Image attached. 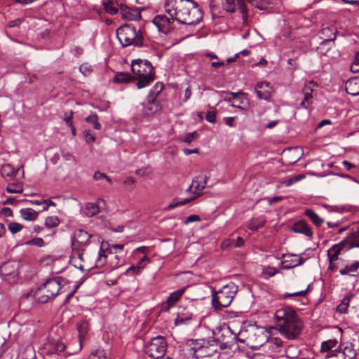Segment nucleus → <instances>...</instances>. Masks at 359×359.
Wrapping results in <instances>:
<instances>
[{
	"mask_svg": "<svg viewBox=\"0 0 359 359\" xmlns=\"http://www.w3.org/2000/svg\"><path fill=\"white\" fill-rule=\"evenodd\" d=\"M99 212L98 205L96 203H88L85 208V215L89 217H93Z\"/></svg>",
	"mask_w": 359,
	"mask_h": 359,
	"instance_id": "39",
	"label": "nucleus"
},
{
	"mask_svg": "<svg viewBox=\"0 0 359 359\" xmlns=\"http://www.w3.org/2000/svg\"><path fill=\"white\" fill-rule=\"evenodd\" d=\"M23 228V226L17 222H11L8 224V229L13 233H16L20 231Z\"/></svg>",
	"mask_w": 359,
	"mask_h": 359,
	"instance_id": "50",
	"label": "nucleus"
},
{
	"mask_svg": "<svg viewBox=\"0 0 359 359\" xmlns=\"http://www.w3.org/2000/svg\"><path fill=\"white\" fill-rule=\"evenodd\" d=\"M42 203L45 205L42 208V211L48 210L49 206H55V203L50 199L42 200Z\"/></svg>",
	"mask_w": 359,
	"mask_h": 359,
	"instance_id": "60",
	"label": "nucleus"
},
{
	"mask_svg": "<svg viewBox=\"0 0 359 359\" xmlns=\"http://www.w3.org/2000/svg\"><path fill=\"white\" fill-rule=\"evenodd\" d=\"M292 230L298 233L304 234L309 238L313 236V231L311 227L304 222H300L295 224L292 227Z\"/></svg>",
	"mask_w": 359,
	"mask_h": 359,
	"instance_id": "26",
	"label": "nucleus"
},
{
	"mask_svg": "<svg viewBox=\"0 0 359 359\" xmlns=\"http://www.w3.org/2000/svg\"><path fill=\"white\" fill-rule=\"evenodd\" d=\"M234 121H235V117H224L223 118L224 123L229 127L233 126Z\"/></svg>",
	"mask_w": 359,
	"mask_h": 359,
	"instance_id": "63",
	"label": "nucleus"
},
{
	"mask_svg": "<svg viewBox=\"0 0 359 359\" xmlns=\"http://www.w3.org/2000/svg\"><path fill=\"white\" fill-rule=\"evenodd\" d=\"M265 222L262 217L252 218L248 222L247 226L252 231H257L264 226Z\"/></svg>",
	"mask_w": 359,
	"mask_h": 359,
	"instance_id": "37",
	"label": "nucleus"
},
{
	"mask_svg": "<svg viewBox=\"0 0 359 359\" xmlns=\"http://www.w3.org/2000/svg\"><path fill=\"white\" fill-rule=\"evenodd\" d=\"M198 137V134L194 131L187 134L182 137H180V140L185 143L190 144L192 141L196 140Z\"/></svg>",
	"mask_w": 359,
	"mask_h": 359,
	"instance_id": "47",
	"label": "nucleus"
},
{
	"mask_svg": "<svg viewBox=\"0 0 359 359\" xmlns=\"http://www.w3.org/2000/svg\"><path fill=\"white\" fill-rule=\"evenodd\" d=\"M350 298L348 297H344L341 304L337 306V311L341 313H345L349 306Z\"/></svg>",
	"mask_w": 359,
	"mask_h": 359,
	"instance_id": "46",
	"label": "nucleus"
},
{
	"mask_svg": "<svg viewBox=\"0 0 359 359\" xmlns=\"http://www.w3.org/2000/svg\"><path fill=\"white\" fill-rule=\"evenodd\" d=\"M269 337V332L262 329H257L253 334L250 337V340L253 344V348H259L264 346Z\"/></svg>",
	"mask_w": 359,
	"mask_h": 359,
	"instance_id": "17",
	"label": "nucleus"
},
{
	"mask_svg": "<svg viewBox=\"0 0 359 359\" xmlns=\"http://www.w3.org/2000/svg\"><path fill=\"white\" fill-rule=\"evenodd\" d=\"M205 119L210 123H215L216 122V111L213 109L208 111Z\"/></svg>",
	"mask_w": 359,
	"mask_h": 359,
	"instance_id": "54",
	"label": "nucleus"
},
{
	"mask_svg": "<svg viewBox=\"0 0 359 359\" xmlns=\"http://www.w3.org/2000/svg\"><path fill=\"white\" fill-rule=\"evenodd\" d=\"M189 346L193 351V356L196 359L212 357L217 351V344H211L204 339H191L189 341Z\"/></svg>",
	"mask_w": 359,
	"mask_h": 359,
	"instance_id": "8",
	"label": "nucleus"
},
{
	"mask_svg": "<svg viewBox=\"0 0 359 359\" xmlns=\"http://www.w3.org/2000/svg\"><path fill=\"white\" fill-rule=\"evenodd\" d=\"M191 198H186L183 201H179L177 203H172L168 206L167 210H171L176 207H178L180 205H184L188 203L189 201H191Z\"/></svg>",
	"mask_w": 359,
	"mask_h": 359,
	"instance_id": "56",
	"label": "nucleus"
},
{
	"mask_svg": "<svg viewBox=\"0 0 359 359\" xmlns=\"http://www.w3.org/2000/svg\"><path fill=\"white\" fill-rule=\"evenodd\" d=\"M164 8L172 20L189 27L198 24L203 15L201 8L194 0H165Z\"/></svg>",
	"mask_w": 359,
	"mask_h": 359,
	"instance_id": "1",
	"label": "nucleus"
},
{
	"mask_svg": "<svg viewBox=\"0 0 359 359\" xmlns=\"http://www.w3.org/2000/svg\"><path fill=\"white\" fill-rule=\"evenodd\" d=\"M217 340L222 349L231 348L236 342L237 336L232 333L229 327L221 328L217 335Z\"/></svg>",
	"mask_w": 359,
	"mask_h": 359,
	"instance_id": "11",
	"label": "nucleus"
},
{
	"mask_svg": "<svg viewBox=\"0 0 359 359\" xmlns=\"http://www.w3.org/2000/svg\"><path fill=\"white\" fill-rule=\"evenodd\" d=\"M173 20L164 15H156L152 20L159 32L167 34L171 29V23Z\"/></svg>",
	"mask_w": 359,
	"mask_h": 359,
	"instance_id": "16",
	"label": "nucleus"
},
{
	"mask_svg": "<svg viewBox=\"0 0 359 359\" xmlns=\"http://www.w3.org/2000/svg\"><path fill=\"white\" fill-rule=\"evenodd\" d=\"M86 121L93 125L95 130L101 129V124L98 122V116L97 114H92L86 118Z\"/></svg>",
	"mask_w": 359,
	"mask_h": 359,
	"instance_id": "44",
	"label": "nucleus"
},
{
	"mask_svg": "<svg viewBox=\"0 0 359 359\" xmlns=\"http://www.w3.org/2000/svg\"><path fill=\"white\" fill-rule=\"evenodd\" d=\"M222 8L227 13H233L237 10L242 14L243 24L248 22V11L243 0H222Z\"/></svg>",
	"mask_w": 359,
	"mask_h": 359,
	"instance_id": "10",
	"label": "nucleus"
},
{
	"mask_svg": "<svg viewBox=\"0 0 359 359\" xmlns=\"http://www.w3.org/2000/svg\"><path fill=\"white\" fill-rule=\"evenodd\" d=\"M264 347L271 354L280 353L283 348V341L278 337H268Z\"/></svg>",
	"mask_w": 359,
	"mask_h": 359,
	"instance_id": "23",
	"label": "nucleus"
},
{
	"mask_svg": "<svg viewBox=\"0 0 359 359\" xmlns=\"http://www.w3.org/2000/svg\"><path fill=\"white\" fill-rule=\"evenodd\" d=\"M89 359H108L107 353L104 350H97L92 353Z\"/></svg>",
	"mask_w": 359,
	"mask_h": 359,
	"instance_id": "48",
	"label": "nucleus"
},
{
	"mask_svg": "<svg viewBox=\"0 0 359 359\" xmlns=\"http://www.w3.org/2000/svg\"><path fill=\"white\" fill-rule=\"evenodd\" d=\"M255 91L259 99L269 100L273 92V88L269 82H259L255 86Z\"/></svg>",
	"mask_w": 359,
	"mask_h": 359,
	"instance_id": "19",
	"label": "nucleus"
},
{
	"mask_svg": "<svg viewBox=\"0 0 359 359\" xmlns=\"http://www.w3.org/2000/svg\"><path fill=\"white\" fill-rule=\"evenodd\" d=\"M337 341L336 339H330L323 341L321 344V352H330L331 350H335L337 348Z\"/></svg>",
	"mask_w": 359,
	"mask_h": 359,
	"instance_id": "40",
	"label": "nucleus"
},
{
	"mask_svg": "<svg viewBox=\"0 0 359 359\" xmlns=\"http://www.w3.org/2000/svg\"><path fill=\"white\" fill-rule=\"evenodd\" d=\"M141 272V266L133 265L126 271L125 273L130 276H135L140 273Z\"/></svg>",
	"mask_w": 359,
	"mask_h": 359,
	"instance_id": "52",
	"label": "nucleus"
},
{
	"mask_svg": "<svg viewBox=\"0 0 359 359\" xmlns=\"http://www.w3.org/2000/svg\"><path fill=\"white\" fill-rule=\"evenodd\" d=\"M105 177H107V175L103 172H100L99 171H96L93 175V178L95 180H100L102 179H104Z\"/></svg>",
	"mask_w": 359,
	"mask_h": 359,
	"instance_id": "64",
	"label": "nucleus"
},
{
	"mask_svg": "<svg viewBox=\"0 0 359 359\" xmlns=\"http://www.w3.org/2000/svg\"><path fill=\"white\" fill-rule=\"evenodd\" d=\"M186 287H183L172 292L167 299V304L168 306H172L177 302H178L184 293Z\"/></svg>",
	"mask_w": 359,
	"mask_h": 359,
	"instance_id": "33",
	"label": "nucleus"
},
{
	"mask_svg": "<svg viewBox=\"0 0 359 359\" xmlns=\"http://www.w3.org/2000/svg\"><path fill=\"white\" fill-rule=\"evenodd\" d=\"M83 137L87 142H93L95 140V137L91 134L89 130H85L83 131Z\"/></svg>",
	"mask_w": 359,
	"mask_h": 359,
	"instance_id": "58",
	"label": "nucleus"
},
{
	"mask_svg": "<svg viewBox=\"0 0 359 359\" xmlns=\"http://www.w3.org/2000/svg\"><path fill=\"white\" fill-rule=\"evenodd\" d=\"M346 92L352 95H359V77H353L348 79L345 86Z\"/></svg>",
	"mask_w": 359,
	"mask_h": 359,
	"instance_id": "25",
	"label": "nucleus"
},
{
	"mask_svg": "<svg viewBox=\"0 0 359 359\" xmlns=\"http://www.w3.org/2000/svg\"><path fill=\"white\" fill-rule=\"evenodd\" d=\"M45 243L41 238H34L27 242V245H34L38 247H43Z\"/></svg>",
	"mask_w": 359,
	"mask_h": 359,
	"instance_id": "55",
	"label": "nucleus"
},
{
	"mask_svg": "<svg viewBox=\"0 0 359 359\" xmlns=\"http://www.w3.org/2000/svg\"><path fill=\"white\" fill-rule=\"evenodd\" d=\"M356 356V351L352 344L345 346L343 348L331 350L325 356V359H353Z\"/></svg>",
	"mask_w": 359,
	"mask_h": 359,
	"instance_id": "12",
	"label": "nucleus"
},
{
	"mask_svg": "<svg viewBox=\"0 0 359 359\" xmlns=\"http://www.w3.org/2000/svg\"><path fill=\"white\" fill-rule=\"evenodd\" d=\"M351 71L353 73L359 72V59L356 58L351 66Z\"/></svg>",
	"mask_w": 359,
	"mask_h": 359,
	"instance_id": "62",
	"label": "nucleus"
},
{
	"mask_svg": "<svg viewBox=\"0 0 359 359\" xmlns=\"http://www.w3.org/2000/svg\"><path fill=\"white\" fill-rule=\"evenodd\" d=\"M344 241H346V249L359 248V231H353L349 233Z\"/></svg>",
	"mask_w": 359,
	"mask_h": 359,
	"instance_id": "27",
	"label": "nucleus"
},
{
	"mask_svg": "<svg viewBox=\"0 0 359 359\" xmlns=\"http://www.w3.org/2000/svg\"><path fill=\"white\" fill-rule=\"evenodd\" d=\"M79 71L84 75L88 76L93 71L92 67L88 64H83L79 67Z\"/></svg>",
	"mask_w": 359,
	"mask_h": 359,
	"instance_id": "53",
	"label": "nucleus"
},
{
	"mask_svg": "<svg viewBox=\"0 0 359 359\" xmlns=\"http://www.w3.org/2000/svg\"><path fill=\"white\" fill-rule=\"evenodd\" d=\"M43 284L46 289L50 291L55 296L59 294L61 287L60 282L57 278L49 279Z\"/></svg>",
	"mask_w": 359,
	"mask_h": 359,
	"instance_id": "28",
	"label": "nucleus"
},
{
	"mask_svg": "<svg viewBox=\"0 0 359 359\" xmlns=\"http://www.w3.org/2000/svg\"><path fill=\"white\" fill-rule=\"evenodd\" d=\"M59 224L60 219L57 216H50L45 219V226L49 229L56 227Z\"/></svg>",
	"mask_w": 359,
	"mask_h": 359,
	"instance_id": "43",
	"label": "nucleus"
},
{
	"mask_svg": "<svg viewBox=\"0 0 359 359\" xmlns=\"http://www.w3.org/2000/svg\"><path fill=\"white\" fill-rule=\"evenodd\" d=\"M163 88V85L161 83H157L150 91V95L148 96L147 103L144 106L143 113L145 116H153L161 110V104L156 102V95Z\"/></svg>",
	"mask_w": 359,
	"mask_h": 359,
	"instance_id": "9",
	"label": "nucleus"
},
{
	"mask_svg": "<svg viewBox=\"0 0 359 359\" xmlns=\"http://www.w3.org/2000/svg\"><path fill=\"white\" fill-rule=\"evenodd\" d=\"M168 343L163 336H157L145 342L143 350L144 353L151 359L162 358L167 351Z\"/></svg>",
	"mask_w": 359,
	"mask_h": 359,
	"instance_id": "7",
	"label": "nucleus"
},
{
	"mask_svg": "<svg viewBox=\"0 0 359 359\" xmlns=\"http://www.w3.org/2000/svg\"><path fill=\"white\" fill-rule=\"evenodd\" d=\"M75 236L78 239V242L81 244H86L91 237L88 232L82 229H79L75 233Z\"/></svg>",
	"mask_w": 359,
	"mask_h": 359,
	"instance_id": "41",
	"label": "nucleus"
},
{
	"mask_svg": "<svg viewBox=\"0 0 359 359\" xmlns=\"http://www.w3.org/2000/svg\"><path fill=\"white\" fill-rule=\"evenodd\" d=\"M278 273L276 268L273 267H264L263 269V276L264 278H269Z\"/></svg>",
	"mask_w": 359,
	"mask_h": 359,
	"instance_id": "51",
	"label": "nucleus"
},
{
	"mask_svg": "<svg viewBox=\"0 0 359 359\" xmlns=\"http://www.w3.org/2000/svg\"><path fill=\"white\" fill-rule=\"evenodd\" d=\"M35 298L38 300L39 302L41 304H45L48 302L49 300L54 299L56 296H55L50 291L46 289V287L42 284L35 292L34 293Z\"/></svg>",
	"mask_w": 359,
	"mask_h": 359,
	"instance_id": "22",
	"label": "nucleus"
},
{
	"mask_svg": "<svg viewBox=\"0 0 359 359\" xmlns=\"http://www.w3.org/2000/svg\"><path fill=\"white\" fill-rule=\"evenodd\" d=\"M238 292V287L233 283L223 286L212 293V305L215 310H221L230 306Z\"/></svg>",
	"mask_w": 359,
	"mask_h": 359,
	"instance_id": "4",
	"label": "nucleus"
},
{
	"mask_svg": "<svg viewBox=\"0 0 359 359\" xmlns=\"http://www.w3.org/2000/svg\"><path fill=\"white\" fill-rule=\"evenodd\" d=\"M20 170H22V174L24 175V169L22 165L20 166L18 170H15L11 164L6 163L1 166V172L3 177H8L12 178L15 177L18 171Z\"/></svg>",
	"mask_w": 359,
	"mask_h": 359,
	"instance_id": "30",
	"label": "nucleus"
},
{
	"mask_svg": "<svg viewBox=\"0 0 359 359\" xmlns=\"http://www.w3.org/2000/svg\"><path fill=\"white\" fill-rule=\"evenodd\" d=\"M134 80L133 76L126 72H118L114 78V81L116 83H128Z\"/></svg>",
	"mask_w": 359,
	"mask_h": 359,
	"instance_id": "34",
	"label": "nucleus"
},
{
	"mask_svg": "<svg viewBox=\"0 0 359 359\" xmlns=\"http://www.w3.org/2000/svg\"><path fill=\"white\" fill-rule=\"evenodd\" d=\"M346 241L342 240L339 243L333 245L327 250V257L330 263L329 268H331V264L339 259V255L342 251L346 252L348 250V249H346Z\"/></svg>",
	"mask_w": 359,
	"mask_h": 359,
	"instance_id": "14",
	"label": "nucleus"
},
{
	"mask_svg": "<svg viewBox=\"0 0 359 359\" xmlns=\"http://www.w3.org/2000/svg\"><path fill=\"white\" fill-rule=\"evenodd\" d=\"M274 316L280 334L290 340L296 339L302 329V323L296 311L291 307L285 306L276 310Z\"/></svg>",
	"mask_w": 359,
	"mask_h": 359,
	"instance_id": "2",
	"label": "nucleus"
},
{
	"mask_svg": "<svg viewBox=\"0 0 359 359\" xmlns=\"http://www.w3.org/2000/svg\"><path fill=\"white\" fill-rule=\"evenodd\" d=\"M304 177V175H299L294 176L293 177H291L290 179H289L288 180L286 181V185L290 186L292 184L302 180Z\"/></svg>",
	"mask_w": 359,
	"mask_h": 359,
	"instance_id": "59",
	"label": "nucleus"
},
{
	"mask_svg": "<svg viewBox=\"0 0 359 359\" xmlns=\"http://www.w3.org/2000/svg\"><path fill=\"white\" fill-rule=\"evenodd\" d=\"M77 330L79 332V338L80 341V348H81V343L83 340L85 335L89 330V325L86 321H81L77 324Z\"/></svg>",
	"mask_w": 359,
	"mask_h": 359,
	"instance_id": "36",
	"label": "nucleus"
},
{
	"mask_svg": "<svg viewBox=\"0 0 359 359\" xmlns=\"http://www.w3.org/2000/svg\"><path fill=\"white\" fill-rule=\"evenodd\" d=\"M6 191L10 194L22 193L23 191L22 185L19 182L9 184L6 187Z\"/></svg>",
	"mask_w": 359,
	"mask_h": 359,
	"instance_id": "42",
	"label": "nucleus"
},
{
	"mask_svg": "<svg viewBox=\"0 0 359 359\" xmlns=\"http://www.w3.org/2000/svg\"><path fill=\"white\" fill-rule=\"evenodd\" d=\"M120 15L123 20H137L141 18L140 11L137 8H132L126 5H120Z\"/></svg>",
	"mask_w": 359,
	"mask_h": 359,
	"instance_id": "18",
	"label": "nucleus"
},
{
	"mask_svg": "<svg viewBox=\"0 0 359 359\" xmlns=\"http://www.w3.org/2000/svg\"><path fill=\"white\" fill-rule=\"evenodd\" d=\"M24 22V18H17L13 20H11L8 23V27L10 28L18 27Z\"/></svg>",
	"mask_w": 359,
	"mask_h": 359,
	"instance_id": "57",
	"label": "nucleus"
},
{
	"mask_svg": "<svg viewBox=\"0 0 359 359\" xmlns=\"http://www.w3.org/2000/svg\"><path fill=\"white\" fill-rule=\"evenodd\" d=\"M105 11L111 15H116L120 13V6L116 1L106 0L103 2Z\"/></svg>",
	"mask_w": 359,
	"mask_h": 359,
	"instance_id": "31",
	"label": "nucleus"
},
{
	"mask_svg": "<svg viewBox=\"0 0 359 359\" xmlns=\"http://www.w3.org/2000/svg\"><path fill=\"white\" fill-rule=\"evenodd\" d=\"M359 269V262L354 261L350 264L345 265L343 268L339 269V272L342 276H354Z\"/></svg>",
	"mask_w": 359,
	"mask_h": 359,
	"instance_id": "29",
	"label": "nucleus"
},
{
	"mask_svg": "<svg viewBox=\"0 0 359 359\" xmlns=\"http://www.w3.org/2000/svg\"><path fill=\"white\" fill-rule=\"evenodd\" d=\"M304 214L306 217H308L312 222L318 226H320L323 222L324 220L320 218L317 213H316L311 209H307L305 210Z\"/></svg>",
	"mask_w": 359,
	"mask_h": 359,
	"instance_id": "38",
	"label": "nucleus"
},
{
	"mask_svg": "<svg viewBox=\"0 0 359 359\" xmlns=\"http://www.w3.org/2000/svg\"><path fill=\"white\" fill-rule=\"evenodd\" d=\"M248 1L260 10L264 9L271 3V0H248Z\"/></svg>",
	"mask_w": 359,
	"mask_h": 359,
	"instance_id": "45",
	"label": "nucleus"
},
{
	"mask_svg": "<svg viewBox=\"0 0 359 359\" xmlns=\"http://www.w3.org/2000/svg\"><path fill=\"white\" fill-rule=\"evenodd\" d=\"M116 35L123 47L130 45L140 47L143 46L142 34L140 31L137 32L135 27L132 25L126 24L121 26L116 31Z\"/></svg>",
	"mask_w": 359,
	"mask_h": 359,
	"instance_id": "5",
	"label": "nucleus"
},
{
	"mask_svg": "<svg viewBox=\"0 0 359 359\" xmlns=\"http://www.w3.org/2000/svg\"><path fill=\"white\" fill-rule=\"evenodd\" d=\"M66 346L60 340V337L56 338L50 335L47 341L40 349L45 359H63L67 355Z\"/></svg>",
	"mask_w": 359,
	"mask_h": 359,
	"instance_id": "6",
	"label": "nucleus"
},
{
	"mask_svg": "<svg viewBox=\"0 0 359 359\" xmlns=\"http://www.w3.org/2000/svg\"><path fill=\"white\" fill-rule=\"evenodd\" d=\"M318 85L315 81H310L305 84L302 89V93L304 96L301 102V106L304 109H308L313 102V92Z\"/></svg>",
	"mask_w": 359,
	"mask_h": 359,
	"instance_id": "15",
	"label": "nucleus"
},
{
	"mask_svg": "<svg viewBox=\"0 0 359 359\" xmlns=\"http://www.w3.org/2000/svg\"><path fill=\"white\" fill-rule=\"evenodd\" d=\"M322 36L324 37L323 41L320 43V46L318 47L317 50L320 54H325L323 51V48L327 46L330 45L331 42H333L336 38L337 29L334 27H325L321 30Z\"/></svg>",
	"mask_w": 359,
	"mask_h": 359,
	"instance_id": "13",
	"label": "nucleus"
},
{
	"mask_svg": "<svg viewBox=\"0 0 359 359\" xmlns=\"http://www.w3.org/2000/svg\"><path fill=\"white\" fill-rule=\"evenodd\" d=\"M309 287H310V285H308L306 289H305L304 290L295 292H293V293H285L284 294V297L287 298V297H304L309 292Z\"/></svg>",
	"mask_w": 359,
	"mask_h": 359,
	"instance_id": "49",
	"label": "nucleus"
},
{
	"mask_svg": "<svg viewBox=\"0 0 359 359\" xmlns=\"http://www.w3.org/2000/svg\"><path fill=\"white\" fill-rule=\"evenodd\" d=\"M283 258L282 268L284 269H290L304 263V259L295 255H284Z\"/></svg>",
	"mask_w": 359,
	"mask_h": 359,
	"instance_id": "20",
	"label": "nucleus"
},
{
	"mask_svg": "<svg viewBox=\"0 0 359 359\" xmlns=\"http://www.w3.org/2000/svg\"><path fill=\"white\" fill-rule=\"evenodd\" d=\"M207 184V177L204 175H198L196 177L191 184L189 187L188 191H193L196 196H199Z\"/></svg>",
	"mask_w": 359,
	"mask_h": 359,
	"instance_id": "21",
	"label": "nucleus"
},
{
	"mask_svg": "<svg viewBox=\"0 0 359 359\" xmlns=\"http://www.w3.org/2000/svg\"><path fill=\"white\" fill-rule=\"evenodd\" d=\"M20 212L22 217L27 221H34L38 217V212L32 208H22Z\"/></svg>",
	"mask_w": 359,
	"mask_h": 359,
	"instance_id": "35",
	"label": "nucleus"
},
{
	"mask_svg": "<svg viewBox=\"0 0 359 359\" xmlns=\"http://www.w3.org/2000/svg\"><path fill=\"white\" fill-rule=\"evenodd\" d=\"M131 69L134 74V79L137 81V87L143 88L154 80V67L147 60H134L131 64Z\"/></svg>",
	"mask_w": 359,
	"mask_h": 359,
	"instance_id": "3",
	"label": "nucleus"
},
{
	"mask_svg": "<svg viewBox=\"0 0 359 359\" xmlns=\"http://www.w3.org/2000/svg\"><path fill=\"white\" fill-rule=\"evenodd\" d=\"M107 249H104V245L102 243L100 246L99 252H98V257L95 260V266L96 268H102L103 267L106 263H107Z\"/></svg>",
	"mask_w": 359,
	"mask_h": 359,
	"instance_id": "32",
	"label": "nucleus"
},
{
	"mask_svg": "<svg viewBox=\"0 0 359 359\" xmlns=\"http://www.w3.org/2000/svg\"><path fill=\"white\" fill-rule=\"evenodd\" d=\"M200 220H201V219L198 215H191L187 217V219L184 221V224H188L189 223L198 222Z\"/></svg>",
	"mask_w": 359,
	"mask_h": 359,
	"instance_id": "61",
	"label": "nucleus"
},
{
	"mask_svg": "<svg viewBox=\"0 0 359 359\" xmlns=\"http://www.w3.org/2000/svg\"><path fill=\"white\" fill-rule=\"evenodd\" d=\"M192 313L185 308H179L177 318L175 319V325H182L189 323L192 318Z\"/></svg>",
	"mask_w": 359,
	"mask_h": 359,
	"instance_id": "24",
	"label": "nucleus"
}]
</instances>
